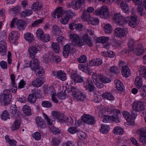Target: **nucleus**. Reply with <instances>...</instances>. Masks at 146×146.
Here are the masks:
<instances>
[{"mask_svg":"<svg viewBox=\"0 0 146 146\" xmlns=\"http://www.w3.org/2000/svg\"><path fill=\"white\" fill-rule=\"evenodd\" d=\"M109 126L106 125H102L100 132L103 134H107L108 133L110 130Z\"/></svg>","mask_w":146,"mask_h":146,"instance_id":"obj_32","label":"nucleus"},{"mask_svg":"<svg viewBox=\"0 0 146 146\" xmlns=\"http://www.w3.org/2000/svg\"><path fill=\"white\" fill-rule=\"evenodd\" d=\"M89 23L94 25H97L99 23V20L97 18L91 17L89 21Z\"/></svg>","mask_w":146,"mask_h":146,"instance_id":"obj_58","label":"nucleus"},{"mask_svg":"<svg viewBox=\"0 0 146 146\" xmlns=\"http://www.w3.org/2000/svg\"><path fill=\"white\" fill-rule=\"evenodd\" d=\"M123 115L124 117L127 121V124L128 125H132L134 124V120L136 115L135 116V115L134 116L129 115V113L127 111H124L123 112Z\"/></svg>","mask_w":146,"mask_h":146,"instance_id":"obj_10","label":"nucleus"},{"mask_svg":"<svg viewBox=\"0 0 146 146\" xmlns=\"http://www.w3.org/2000/svg\"><path fill=\"white\" fill-rule=\"evenodd\" d=\"M102 97L105 100H114L113 96L110 93L106 92L103 94Z\"/></svg>","mask_w":146,"mask_h":146,"instance_id":"obj_44","label":"nucleus"},{"mask_svg":"<svg viewBox=\"0 0 146 146\" xmlns=\"http://www.w3.org/2000/svg\"><path fill=\"white\" fill-rule=\"evenodd\" d=\"M82 39L84 40L85 43L84 44L86 43L87 45L90 47L92 46H93V41L90 39L87 34L84 35L82 37Z\"/></svg>","mask_w":146,"mask_h":146,"instance_id":"obj_26","label":"nucleus"},{"mask_svg":"<svg viewBox=\"0 0 146 146\" xmlns=\"http://www.w3.org/2000/svg\"><path fill=\"white\" fill-rule=\"evenodd\" d=\"M21 124V121L18 119L15 120L11 127L12 130H18Z\"/></svg>","mask_w":146,"mask_h":146,"instance_id":"obj_39","label":"nucleus"},{"mask_svg":"<svg viewBox=\"0 0 146 146\" xmlns=\"http://www.w3.org/2000/svg\"><path fill=\"white\" fill-rule=\"evenodd\" d=\"M52 73L53 76H56L58 79L62 81H64L66 79V74L63 70L53 71Z\"/></svg>","mask_w":146,"mask_h":146,"instance_id":"obj_14","label":"nucleus"},{"mask_svg":"<svg viewBox=\"0 0 146 146\" xmlns=\"http://www.w3.org/2000/svg\"><path fill=\"white\" fill-rule=\"evenodd\" d=\"M115 82L116 84V88L118 91L122 92L124 90L125 87L121 81L116 80Z\"/></svg>","mask_w":146,"mask_h":146,"instance_id":"obj_33","label":"nucleus"},{"mask_svg":"<svg viewBox=\"0 0 146 146\" xmlns=\"http://www.w3.org/2000/svg\"><path fill=\"white\" fill-rule=\"evenodd\" d=\"M113 133L117 135L123 134L124 131L123 128L119 126H116L114 127L113 130Z\"/></svg>","mask_w":146,"mask_h":146,"instance_id":"obj_40","label":"nucleus"},{"mask_svg":"<svg viewBox=\"0 0 146 146\" xmlns=\"http://www.w3.org/2000/svg\"><path fill=\"white\" fill-rule=\"evenodd\" d=\"M66 16L70 19L74 16V13L71 10H68L66 12Z\"/></svg>","mask_w":146,"mask_h":146,"instance_id":"obj_62","label":"nucleus"},{"mask_svg":"<svg viewBox=\"0 0 146 146\" xmlns=\"http://www.w3.org/2000/svg\"><path fill=\"white\" fill-rule=\"evenodd\" d=\"M102 112H100L99 116L103 118V122L105 123H110L113 122H118L119 121V117L117 116H110L105 115Z\"/></svg>","mask_w":146,"mask_h":146,"instance_id":"obj_4","label":"nucleus"},{"mask_svg":"<svg viewBox=\"0 0 146 146\" xmlns=\"http://www.w3.org/2000/svg\"><path fill=\"white\" fill-rule=\"evenodd\" d=\"M36 34L37 38L40 39L44 33L42 29L40 28H38L36 31Z\"/></svg>","mask_w":146,"mask_h":146,"instance_id":"obj_60","label":"nucleus"},{"mask_svg":"<svg viewBox=\"0 0 146 146\" xmlns=\"http://www.w3.org/2000/svg\"><path fill=\"white\" fill-rule=\"evenodd\" d=\"M43 5L40 2L36 1L31 6L32 10L34 11L40 10L42 7Z\"/></svg>","mask_w":146,"mask_h":146,"instance_id":"obj_25","label":"nucleus"},{"mask_svg":"<svg viewBox=\"0 0 146 146\" xmlns=\"http://www.w3.org/2000/svg\"><path fill=\"white\" fill-rule=\"evenodd\" d=\"M102 63V60L99 58L93 59L91 60L89 62L90 65L92 66L99 65L101 64Z\"/></svg>","mask_w":146,"mask_h":146,"instance_id":"obj_34","label":"nucleus"},{"mask_svg":"<svg viewBox=\"0 0 146 146\" xmlns=\"http://www.w3.org/2000/svg\"><path fill=\"white\" fill-rule=\"evenodd\" d=\"M110 39L109 37L102 36L97 39V41L99 43H105L108 42Z\"/></svg>","mask_w":146,"mask_h":146,"instance_id":"obj_52","label":"nucleus"},{"mask_svg":"<svg viewBox=\"0 0 146 146\" xmlns=\"http://www.w3.org/2000/svg\"><path fill=\"white\" fill-rule=\"evenodd\" d=\"M23 110L26 115H31V107L29 106L24 105L23 108Z\"/></svg>","mask_w":146,"mask_h":146,"instance_id":"obj_41","label":"nucleus"},{"mask_svg":"<svg viewBox=\"0 0 146 146\" xmlns=\"http://www.w3.org/2000/svg\"><path fill=\"white\" fill-rule=\"evenodd\" d=\"M7 44L3 41H0V54L2 56H4L6 53L7 51Z\"/></svg>","mask_w":146,"mask_h":146,"instance_id":"obj_22","label":"nucleus"},{"mask_svg":"<svg viewBox=\"0 0 146 146\" xmlns=\"http://www.w3.org/2000/svg\"><path fill=\"white\" fill-rule=\"evenodd\" d=\"M32 12L31 10L29 9L26 10L21 12V16L25 17L30 15L32 14Z\"/></svg>","mask_w":146,"mask_h":146,"instance_id":"obj_54","label":"nucleus"},{"mask_svg":"<svg viewBox=\"0 0 146 146\" xmlns=\"http://www.w3.org/2000/svg\"><path fill=\"white\" fill-rule=\"evenodd\" d=\"M19 36V35L18 32L12 31L9 34L8 38L10 42H14L18 39Z\"/></svg>","mask_w":146,"mask_h":146,"instance_id":"obj_18","label":"nucleus"},{"mask_svg":"<svg viewBox=\"0 0 146 146\" xmlns=\"http://www.w3.org/2000/svg\"><path fill=\"white\" fill-rule=\"evenodd\" d=\"M120 7L122 10H124L125 12L128 11L129 10L128 5L125 1L121 3Z\"/></svg>","mask_w":146,"mask_h":146,"instance_id":"obj_56","label":"nucleus"},{"mask_svg":"<svg viewBox=\"0 0 146 146\" xmlns=\"http://www.w3.org/2000/svg\"><path fill=\"white\" fill-rule=\"evenodd\" d=\"M128 29L122 28H117L114 31V35L116 38H122L125 36L127 33Z\"/></svg>","mask_w":146,"mask_h":146,"instance_id":"obj_9","label":"nucleus"},{"mask_svg":"<svg viewBox=\"0 0 146 146\" xmlns=\"http://www.w3.org/2000/svg\"><path fill=\"white\" fill-rule=\"evenodd\" d=\"M44 81L42 78H37L32 82V85L34 87H39L43 84Z\"/></svg>","mask_w":146,"mask_h":146,"instance_id":"obj_24","label":"nucleus"},{"mask_svg":"<svg viewBox=\"0 0 146 146\" xmlns=\"http://www.w3.org/2000/svg\"><path fill=\"white\" fill-rule=\"evenodd\" d=\"M128 45L130 50L132 51L134 54L139 56L143 53L144 49L142 44H139L135 47L133 40H130L129 41Z\"/></svg>","mask_w":146,"mask_h":146,"instance_id":"obj_2","label":"nucleus"},{"mask_svg":"<svg viewBox=\"0 0 146 146\" xmlns=\"http://www.w3.org/2000/svg\"><path fill=\"white\" fill-rule=\"evenodd\" d=\"M100 112H102V113L108 114H113L114 116H119V115H120V113L119 110L115 109L114 108V107H112L111 106L104 107L101 110Z\"/></svg>","mask_w":146,"mask_h":146,"instance_id":"obj_8","label":"nucleus"},{"mask_svg":"<svg viewBox=\"0 0 146 146\" xmlns=\"http://www.w3.org/2000/svg\"><path fill=\"white\" fill-rule=\"evenodd\" d=\"M0 118L3 121L9 119V114L8 111L6 110L3 111L0 115Z\"/></svg>","mask_w":146,"mask_h":146,"instance_id":"obj_48","label":"nucleus"},{"mask_svg":"<svg viewBox=\"0 0 146 146\" xmlns=\"http://www.w3.org/2000/svg\"><path fill=\"white\" fill-rule=\"evenodd\" d=\"M79 69L84 72L88 73L90 75L91 74L90 69L87 66L82 64H79L78 66Z\"/></svg>","mask_w":146,"mask_h":146,"instance_id":"obj_38","label":"nucleus"},{"mask_svg":"<svg viewBox=\"0 0 146 146\" xmlns=\"http://www.w3.org/2000/svg\"><path fill=\"white\" fill-rule=\"evenodd\" d=\"M137 133L140 135L139 139L140 141L143 144L146 143V127L139 129Z\"/></svg>","mask_w":146,"mask_h":146,"instance_id":"obj_11","label":"nucleus"},{"mask_svg":"<svg viewBox=\"0 0 146 146\" xmlns=\"http://www.w3.org/2000/svg\"><path fill=\"white\" fill-rule=\"evenodd\" d=\"M102 54V55L105 56L110 58H113L115 55L114 52L111 51H108L107 52H104Z\"/></svg>","mask_w":146,"mask_h":146,"instance_id":"obj_57","label":"nucleus"},{"mask_svg":"<svg viewBox=\"0 0 146 146\" xmlns=\"http://www.w3.org/2000/svg\"><path fill=\"white\" fill-rule=\"evenodd\" d=\"M81 118L84 122L88 124H92L94 123V118L90 115L84 114Z\"/></svg>","mask_w":146,"mask_h":146,"instance_id":"obj_15","label":"nucleus"},{"mask_svg":"<svg viewBox=\"0 0 146 146\" xmlns=\"http://www.w3.org/2000/svg\"><path fill=\"white\" fill-rule=\"evenodd\" d=\"M26 83L23 80H21L18 84V88L19 89L24 88L26 85Z\"/></svg>","mask_w":146,"mask_h":146,"instance_id":"obj_63","label":"nucleus"},{"mask_svg":"<svg viewBox=\"0 0 146 146\" xmlns=\"http://www.w3.org/2000/svg\"><path fill=\"white\" fill-rule=\"evenodd\" d=\"M36 75L39 76H43L45 74V71L42 67L40 65L33 70Z\"/></svg>","mask_w":146,"mask_h":146,"instance_id":"obj_31","label":"nucleus"},{"mask_svg":"<svg viewBox=\"0 0 146 146\" xmlns=\"http://www.w3.org/2000/svg\"><path fill=\"white\" fill-rule=\"evenodd\" d=\"M121 73L122 76L126 78L128 77L131 74L130 70L127 66H124L122 67Z\"/></svg>","mask_w":146,"mask_h":146,"instance_id":"obj_28","label":"nucleus"},{"mask_svg":"<svg viewBox=\"0 0 146 146\" xmlns=\"http://www.w3.org/2000/svg\"><path fill=\"white\" fill-rule=\"evenodd\" d=\"M104 30L106 34L111 33L113 29L111 25L109 23H107L105 25Z\"/></svg>","mask_w":146,"mask_h":146,"instance_id":"obj_47","label":"nucleus"},{"mask_svg":"<svg viewBox=\"0 0 146 146\" xmlns=\"http://www.w3.org/2000/svg\"><path fill=\"white\" fill-rule=\"evenodd\" d=\"M132 0L135 5L138 6L137 9L138 13L141 16L143 15L144 14L143 9L142 7L144 6L146 10V0H143V2H142V0Z\"/></svg>","mask_w":146,"mask_h":146,"instance_id":"obj_7","label":"nucleus"},{"mask_svg":"<svg viewBox=\"0 0 146 146\" xmlns=\"http://www.w3.org/2000/svg\"><path fill=\"white\" fill-rule=\"evenodd\" d=\"M11 83L12 86H16V84L15 82V76L13 74H11L10 76Z\"/></svg>","mask_w":146,"mask_h":146,"instance_id":"obj_61","label":"nucleus"},{"mask_svg":"<svg viewBox=\"0 0 146 146\" xmlns=\"http://www.w3.org/2000/svg\"><path fill=\"white\" fill-rule=\"evenodd\" d=\"M63 55L65 58H67L68 56L70 51V46L67 44L63 47Z\"/></svg>","mask_w":146,"mask_h":146,"instance_id":"obj_30","label":"nucleus"},{"mask_svg":"<svg viewBox=\"0 0 146 146\" xmlns=\"http://www.w3.org/2000/svg\"><path fill=\"white\" fill-rule=\"evenodd\" d=\"M52 32L54 35H58L61 33L59 27L56 25H53L52 27Z\"/></svg>","mask_w":146,"mask_h":146,"instance_id":"obj_49","label":"nucleus"},{"mask_svg":"<svg viewBox=\"0 0 146 146\" xmlns=\"http://www.w3.org/2000/svg\"><path fill=\"white\" fill-rule=\"evenodd\" d=\"M51 47L55 52L58 53L60 52V48L59 45L56 42H53L51 45Z\"/></svg>","mask_w":146,"mask_h":146,"instance_id":"obj_51","label":"nucleus"},{"mask_svg":"<svg viewBox=\"0 0 146 146\" xmlns=\"http://www.w3.org/2000/svg\"><path fill=\"white\" fill-rule=\"evenodd\" d=\"M135 86L138 89H140L143 85L142 79L140 76H137L134 82Z\"/></svg>","mask_w":146,"mask_h":146,"instance_id":"obj_35","label":"nucleus"},{"mask_svg":"<svg viewBox=\"0 0 146 146\" xmlns=\"http://www.w3.org/2000/svg\"><path fill=\"white\" fill-rule=\"evenodd\" d=\"M133 110L136 111H139L144 110L145 106L143 102L140 101H135L132 104Z\"/></svg>","mask_w":146,"mask_h":146,"instance_id":"obj_12","label":"nucleus"},{"mask_svg":"<svg viewBox=\"0 0 146 146\" xmlns=\"http://www.w3.org/2000/svg\"><path fill=\"white\" fill-rule=\"evenodd\" d=\"M48 58H45L44 57L45 61L46 62L48 61V60H50L56 63H58L61 61L60 58L57 55L53 56L51 54H49V56H48Z\"/></svg>","mask_w":146,"mask_h":146,"instance_id":"obj_29","label":"nucleus"},{"mask_svg":"<svg viewBox=\"0 0 146 146\" xmlns=\"http://www.w3.org/2000/svg\"><path fill=\"white\" fill-rule=\"evenodd\" d=\"M71 4L74 8L77 9L80 8L84 4V3L80 0H73Z\"/></svg>","mask_w":146,"mask_h":146,"instance_id":"obj_27","label":"nucleus"},{"mask_svg":"<svg viewBox=\"0 0 146 146\" xmlns=\"http://www.w3.org/2000/svg\"><path fill=\"white\" fill-rule=\"evenodd\" d=\"M95 14L105 19H108L110 16V13L108 7L107 6L104 5L102 6L96 10L95 12Z\"/></svg>","mask_w":146,"mask_h":146,"instance_id":"obj_3","label":"nucleus"},{"mask_svg":"<svg viewBox=\"0 0 146 146\" xmlns=\"http://www.w3.org/2000/svg\"><path fill=\"white\" fill-rule=\"evenodd\" d=\"M113 19L115 22L120 25H123L127 22V21L125 20V18L121 16L119 13H116L114 14Z\"/></svg>","mask_w":146,"mask_h":146,"instance_id":"obj_13","label":"nucleus"},{"mask_svg":"<svg viewBox=\"0 0 146 146\" xmlns=\"http://www.w3.org/2000/svg\"><path fill=\"white\" fill-rule=\"evenodd\" d=\"M87 60V57L84 55L81 56L78 59V60L80 63H85Z\"/></svg>","mask_w":146,"mask_h":146,"instance_id":"obj_64","label":"nucleus"},{"mask_svg":"<svg viewBox=\"0 0 146 146\" xmlns=\"http://www.w3.org/2000/svg\"><path fill=\"white\" fill-rule=\"evenodd\" d=\"M63 12L62 8L61 7H58L55 10L54 12L52 13V16L55 18H59L62 16Z\"/></svg>","mask_w":146,"mask_h":146,"instance_id":"obj_23","label":"nucleus"},{"mask_svg":"<svg viewBox=\"0 0 146 146\" xmlns=\"http://www.w3.org/2000/svg\"><path fill=\"white\" fill-rule=\"evenodd\" d=\"M98 78L99 80L98 81L102 83H106L111 82V80L109 78H107L102 75L100 74Z\"/></svg>","mask_w":146,"mask_h":146,"instance_id":"obj_42","label":"nucleus"},{"mask_svg":"<svg viewBox=\"0 0 146 146\" xmlns=\"http://www.w3.org/2000/svg\"><path fill=\"white\" fill-rule=\"evenodd\" d=\"M40 39L44 42H47L50 40V36L48 34H44Z\"/></svg>","mask_w":146,"mask_h":146,"instance_id":"obj_53","label":"nucleus"},{"mask_svg":"<svg viewBox=\"0 0 146 146\" xmlns=\"http://www.w3.org/2000/svg\"><path fill=\"white\" fill-rule=\"evenodd\" d=\"M139 71L140 75L146 79V66H142L140 67Z\"/></svg>","mask_w":146,"mask_h":146,"instance_id":"obj_46","label":"nucleus"},{"mask_svg":"<svg viewBox=\"0 0 146 146\" xmlns=\"http://www.w3.org/2000/svg\"><path fill=\"white\" fill-rule=\"evenodd\" d=\"M68 131L72 134L75 133L78 131L76 127H70L67 129Z\"/></svg>","mask_w":146,"mask_h":146,"instance_id":"obj_59","label":"nucleus"},{"mask_svg":"<svg viewBox=\"0 0 146 146\" xmlns=\"http://www.w3.org/2000/svg\"><path fill=\"white\" fill-rule=\"evenodd\" d=\"M11 95L9 92L7 90H4L3 92V100H10Z\"/></svg>","mask_w":146,"mask_h":146,"instance_id":"obj_45","label":"nucleus"},{"mask_svg":"<svg viewBox=\"0 0 146 146\" xmlns=\"http://www.w3.org/2000/svg\"><path fill=\"white\" fill-rule=\"evenodd\" d=\"M39 60L36 58H34L30 61L29 64H28V65H27V67H30L31 68L34 70L37 67L39 66Z\"/></svg>","mask_w":146,"mask_h":146,"instance_id":"obj_20","label":"nucleus"},{"mask_svg":"<svg viewBox=\"0 0 146 146\" xmlns=\"http://www.w3.org/2000/svg\"><path fill=\"white\" fill-rule=\"evenodd\" d=\"M36 120L38 127H42L45 126V122L44 119L41 117H37L36 118Z\"/></svg>","mask_w":146,"mask_h":146,"instance_id":"obj_36","label":"nucleus"},{"mask_svg":"<svg viewBox=\"0 0 146 146\" xmlns=\"http://www.w3.org/2000/svg\"><path fill=\"white\" fill-rule=\"evenodd\" d=\"M63 119L65 121H63L62 122H66L67 125H68L70 126L72 125L73 123V120L70 117H66V118H65L64 117Z\"/></svg>","mask_w":146,"mask_h":146,"instance_id":"obj_55","label":"nucleus"},{"mask_svg":"<svg viewBox=\"0 0 146 146\" xmlns=\"http://www.w3.org/2000/svg\"><path fill=\"white\" fill-rule=\"evenodd\" d=\"M24 38L29 42H31L34 40L33 35L30 33H27L24 34Z\"/></svg>","mask_w":146,"mask_h":146,"instance_id":"obj_37","label":"nucleus"},{"mask_svg":"<svg viewBox=\"0 0 146 146\" xmlns=\"http://www.w3.org/2000/svg\"><path fill=\"white\" fill-rule=\"evenodd\" d=\"M127 19L125 18V20L127 21V22L125 23H128L130 27L134 28L137 25V20L136 16L128 17Z\"/></svg>","mask_w":146,"mask_h":146,"instance_id":"obj_16","label":"nucleus"},{"mask_svg":"<svg viewBox=\"0 0 146 146\" xmlns=\"http://www.w3.org/2000/svg\"><path fill=\"white\" fill-rule=\"evenodd\" d=\"M91 18L90 14L86 11H84L83 12L81 16V18L83 20L89 22Z\"/></svg>","mask_w":146,"mask_h":146,"instance_id":"obj_43","label":"nucleus"},{"mask_svg":"<svg viewBox=\"0 0 146 146\" xmlns=\"http://www.w3.org/2000/svg\"><path fill=\"white\" fill-rule=\"evenodd\" d=\"M52 116L54 119H56L58 121L60 122H62L65 121L63 119V115L61 113L57 111H53L52 112Z\"/></svg>","mask_w":146,"mask_h":146,"instance_id":"obj_19","label":"nucleus"},{"mask_svg":"<svg viewBox=\"0 0 146 146\" xmlns=\"http://www.w3.org/2000/svg\"><path fill=\"white\" fill-rule=\"evenodd\" d=\"M40 48L39 47H35L32 46L30 47L28 49V52L29 56L31 58H34L36 54L40 52Z\"/></svg>","mask_w":146,"mask_h":146,"instance_id":"obj_17","label":"nucleus"},{"mask_svg":"<svg viewBox=\"0 0 146 146\" xmlns=\"http://www.w3.org/2000/svg\"><path fill=\"white\" fill-rule=\"evenodd\" d=\"M43 117L47 121L49 125H52L55 123L54 120H52L51 119L49 118L47 115L44 113H42Z\"/></svg>","mask_w":146,"mask_h":146,"instance_id":"obj_50","label":"nucleus"},{"mask_svg":"<svg viewBox=\"0 0 146 146\" xmlns=\"http://www.w3.org/2000/svg\"><path fill=\"white\" fill-rule=\"evenodd\" d=\"M17 19L16 18H14L13 19L10 24L11 27H13L16 22V26L17 28L22 31L24 30L26 28L27 25L26 22L24 20L22 19H20L17 21Z\"/></svg>","mask_w":146,"mask_h":146,"instance_id":"obj_5","label":"nucleus"},{"mask_svg":"<svg viewBox=\"0 0 146 146\" xmlns=\"http://www.w3.org/2000/svg\"><path fill=\"white\" fill-rule=\"evenodd\" d=\"M52 100H64L65 98V94L64 93L61 92L56 94L55 92L51 95Z\"/></svg>","mask_w":146,"mask_h":146,"instance_id":"obj_21","label":"nucleus"},{"mask_svg":"<svg viewBox=\"0 0 146 146\" xmlns=\"http://www.w3.org/2000/svg\"><path fill=\"white\" fill-rule=\"evenodd\" d=\"M71 78L74 81L75 84L76 83H84L83 87L86 90L90 92H92L94 89V86L92 82L89 79H87L84 82L83 79L79 75L76 73H71Z\"/></svg>","mask_w":146,"mask_h":146,"instance_id":"obj_1","label":"nucleus"},{"mask_svg":"<svg viewBox=\"0 0 146 146\" xmlns=\"http://www.w3.org/2000/svg\"><path fill=\"white\" fill-rule=\"evenodd\" d=\"M70 39L71 42L79 46H82L84 44V40L82 38H80L78 35L71 33L70 34Z\"/></svg>","mask_w":146,"mask_h":146,"instance_id":"obj_6","label":"nucleus"}]
</instances>
